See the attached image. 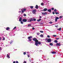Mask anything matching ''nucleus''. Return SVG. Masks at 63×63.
Masks as SVG:
<instances>
[{
    "mask_svg": "<svg viewBox=\"0 0 63 63\" xmlns=\"http://www.w3.org/2000/svg\"><path fill=\"white\" fill-rule=\"evenodd\" d=\"M23 63H26V61H25L23 62Z\"/></svg>",
    "mask_w": 63,
    "mask_h": 63,
    "instance_id": "nucleus-41",
    "label": "nucleus"
},
{
    "mask_svg": "<svg viewBox=\"0 0 63 63\" xmlns=\"http://www.w3.org/2000/svg\"><path fill=\"white\" fill-rule=\"evenodd\" d=\"M6 30H8L9 29H10V28L9 27H7L6 29Z\"/></svg>",
    "mask_w": 63,
    "mask_h": 63,
    "instance_id": "nucleus-16",
    "label": "nucleus"
},
{
    "mask_svg": "<svg viewBox=\"0 0 63 63\" xmlns=\"http://www.w3.org/2000/svg\"><path fill=\"white\" fill-rule=\"evenodd\" d=\"M41 5H42V6H43V5H44V4H43V3H41Z\"/></svg>",
    "mask_w": 63,
    "mask_h": 63,
    "instance_id": "nucleus-31",
    "label": "nucleus"
},
{
    "mask_svg": "<svg viewBox=\"0 0 63 63\" xmlns=\"http://www.w3.org/2000/svg\"><path fill=\"white\" fill-rule=\"evenodd\" d=\"M62 16H60L59 17V18L60 19V18H62Z\"/></svg>",
    "mask_w": 63,
    "mask_h": 63,
    "instance_id": "nucleus-43",
    "label": "nucleus"
},
{
    "mask_svg": "<svg viewBox=\"0 0 63 63\" xmlns=\"http://www.w3.org/2000/svg\"><path fill=\"white\" fill-rule=\"evenodd\" d=\"M16 63H18V61H16Z\"/></svg>",
    "mask_w": 63,
    "mask_h": 63,
    "instance_id": "nucleus-50",
    "label": "nucleus"
},
{
    "mask_svg": "<svg viewBox=\"0 0 63 63\" xmlns=\"http://www.w3.org/2000/svg\"><path fill=\"white\" fill-rule=\"evenodd\" d=\"M40 37H43V35L41 34V35H40Z\"/></svg>",
    "mask_w": 63,
    "mask_h": 63,
    "instance_id": "nucleus-28",
    "label": "nucleus"
},
{
    "mask_svg": "<svg viewBox=\"0 0 63 63\" xmlns=\"http://www.w3.org/2000/svg\"><path fill=\"white\" fill-rule=\"evenodd\" d=\"M56 39L57 40H59V38H56Z\"/></svg>",
    "mask_w": 63,
    "mask_h": 63,
    "instance_id": "nucleus-52",
    "label": "nucleus"
},
{
    "mask_svg": "<svg viewBox=\"0 0 63 63\" xmlns=\"http://www.w3.org/2000/svg\"><path fill=\"white\" fill-rule=\"evenodd\" d=\"M49 45L50 46H52L53 45V44H52V43H50L49 44Z\"/></svg>",
    "mask_w": 63,
    "mask_h": 63,
    "instance_id": "nucleus-22",
    "label": "nucleus"
},
{
    "mask_svg": "<svg viewBox=\"0 0 63 63\" xmlns=\"http://www.w3.org/2000/svg\"><path fill=\"white\" fill-rule=\"evenodd\" d=\"M38 44H39V45H41V43L40 42H38Z\"/></svg>",
    "mask_w": 63,
    "mask_h": 63,
    "instance_id": "nucleus-23",
    "label": "nucleus"
},
{
    "mask_svg": "<svg viewBox=\"0 0 63 63\" xmlns=\"http://www.w3.org/2000/svg\"><path fill=\"white\" fill-rule=\"evenodd\" d=\"M57 19H59V18L58 17H56V18L55 19V21L56 22L57 21Z\"/></svg>",
    "mask_w": 63,
    "mask_h": 63,
    "instance_id": "nucleus-8",
    "label": "nucleus"
},
{
    "mask_svg": "<svg viewBox=\"0 0 63 63\" xmlns=\"http://www.w3.org/2000/svg\"><path fill=\"white\" fill-rule=\"evenodd\" d=\"M37 35H40V33L39 32H37Z\"/></svg>",
    "mask_w": 63,
    "mask_h": 63,
    "instance_id": "nucleus-25",
    "label": "nucleus"
},
{
    "mask_svg": "<svg viewBox=\"0 0 63 63\" xmlns=\"http://www.w3.org/2000/svg\"><path fill=\"white\" fill-rule=\"evenodd\" d=\"M31 9H33V6H31L30 7Z\"/></svg>",
    "mask_w": 63,
    "mask_h": 63,
    "instance_id": "nucleus-26",
    "label": "nucleus"
},
{
    "mask_svg": "<svg viewBox=\"0 0 63 63\" xmlns=\"http://www.w3.org/2000/svg\"><path fill=\"white\" fill-rule=\"evenodd\" d=\"M21 11H19V13H21Z\"/></svg>",
    "mask_w": 63,
    "mask_h": 63,
    "instance_id": "nucleus-54",
    "label": "nucleus"
},
{
    "mask_svg": "<svg viewBox=\"0 0 63 63\" xmlns=\"http://www.w3.org/2000/svg\"><path fill=\"white\" fill-rule=\"evenodd\" d=\"M22 21H23V22H26V21H27V19H24L22 20Z\"/></svg>",
    "mask_w": 63,
    "mask_h": 63,
    "instance_id": "nucleus-9",
    "label": "nucleus"
},
{
    "mask_svg": "<svg viewBox=\"0 0 63 63\" xmlns=\"http://www.w3.org/2000/svg\"><path fill=\"white\" fill-rule=\"evenodd\" d=\"M55 27H56L57 28V27H58V26H55Z\"/></svg>",
    "mask_w": 63,
    "mask_h": 63,
    "instance_id": "nucleus-49",
    "label": "nucleus"
},
{
    "mask_svg": "<svg viewBox=\"0 0 63 63\" xmlns=\"http://www.w3.org/2000/svg\"><path fill=\"white\" fill-rule=\"evenodd\" d=\"M52 10H54V8H51Z\"/></svg>",
    "mask_w": 63,
    "mask_h": 63,
    "instance_id": "nucleus-40",
    "label": "nucleus"
},
{
    "mask_svg": "<svg viewBox=\"0 0 63 63\" xmlns=\"http://www.w3.org/2000/svg\"><path fill=\"white\" fill-rule=\"evenodd\" d=\"M19 21H22V18H21V17H20Z\"/></svg>",
    "mask_w": 63,
    "mask_h": 63,
    "instance_id": "nucleus-13",
    "label": "nucleus"
},
{
    "mask_svg": "<svg viewBox=\"0 0 63 63\" xmlns=\"http://www.w3.org/2000/svg\"><path fill=\"white\" fill-rule=\"evenodd\" d=\"M26 10V9H24L23 10H22V13H23Z\"/></svg>",
    "mask_w": 63,
    "mask_h": 63,
    "instance_id": "nucleus-10",
    "label": "nucleus"
},
{
    "mask_svg": "<svg viewBox=\"0 0 63 63\" xmlns=\"http://www.w3.org/2000/svg\"><path fill=\"white\" fill-rule=\"evenodd\" d=\"M47 8H45L44 9V11H47Z\"/></svg>",
    "mask_w": 63,
    "mask_h": 63,
    "instance_id": "nucleus-18",
    "label": "nucleus"
},
{
    "mask_svg": "<svg viewBox=\"0 0 63 63\" xmlns=\"http://www.w3.org/2000/svg\"><path fill=\"white\" fill-rule=\"evenodd\" d=\"M56 46H61V44H60V43H57L56 44Z\"/></svg>",
    "mask_w": 63,
    "mask_h": 63,
    "instance_id": "nucleus-6",
    "label": "nucleus"
},
{
    "mask_svg": "<svg viewBox=\"0 0 63 63\" xmlns=\"http://www.w3.org/2000/svg\"><path fill=\"white\" fill-rule=\"evenodd\" d=\"M27 55L28 57H30V56H29V55L28 54Z\"/></svg>",
    "mask_w": 63,
    "mask_h": 63,
    "instance_id": "nucleus-46",
    "label": "nucleus"
},
{
    "mask_svg": "<svg viewBox=\"0 0 63 63\" xmlns=\"http://www.w3.org/2000/svg\"><path fill=\"white\" fill-rule=\"evenodd\" d=\"M49 23H50V24H51L52 23V22H50Z\"/></svg>",
    "mask_w": 63,
    "mask_h": 63,
    "instance_id": "nucleus-38",
    "label": "nucleus"
},
{
    "mask_svg": "<svg viewBox=\"0 0 63 63\" xmlns=\"http://www.w3.org/2000/svg\"><path fill=\"white\" fill-rule=\"evenodd\" d=\"M32 38V36H30V37H28V39H29V41L30 42V41H32V39H30Z\"/></svg>",
    "mask_w": 63,
    "mask_h": 63,
    "instance_id": "nucleus-3",
    "label": "nucleus"
},
{
    "mask_svg": "<svg viewBox=\"0 0 63 63\" xmlns=\"http://www.w3.org/2000/svg\"><path fill=\"white\" fill-rule=\"evenodd\" d=\"M21 24H23V21H21Z\"/></svg>",
    "mask_w": 63,
    "mask_h": 63,
    "instance_id": "nucleus-35",
    "label": "nucleus"
},
{
    "mask_svg": "<svg viewBox=\"0 0 63 63\" xmlns=\"http://www.w3.org/2000/svg\"><path fill=\"white\" fill-rule=\"evenodd\" d=\"M54 42L55 43H57V42H58V41L57 40H55Z\"/></svg>",
    "mask_w": 63,
    "mask_h": 63,
    "instance_id": "nucleus-19",
    "label": "nucleus"
},
{
    "mask_svg": "<svg viewBox=\"0 0 63 63\" xmlns=\"http://www.w3.org/2000/svg\"><path fill=\"white\" fill-rule=\"evenodd\" d=\"M42 15H47V13L46 12L45 13H43V12H42Z\"/></svg>",
    "mask_w": 63,
    "mask_h": 63,
    "instance_id": "nucleus-7",
    "label": "nucleus"
},
{
    "mask_svg": "<svg viewBox=\"0 0 63 63\" xmlns=\"http://www.w3.org/2000/svg\"><path fill=\"white\" fill-rule=\"evenodd\" d=\"M7 58H10V56L8 54H7Z\"/></svg>",
    "mask_w": 63,
    "mask_h": 63,
    "instance_id": "nucleus-17",
    "label": "nucleus"
},
{
    "mask_svg": "<svg viewBox=\"0 0 63 63\" xmlns=\"http://www.w3.org/2000/svg\"><path fill=\"white\" fill-rule=\"evenodd\" d=\"M37 20L38 21H41V19H37Z\"/></svg>",
    "mask_w": 63,
    "mask_h": 63,
    "instance_id": "nucleus-20",
    "label": "nucleus"
},
{
    "mask_svg": "<svg viewBox=\"0 0 63 63\" xmlns=\"http://www.w3.org/2000/svg\"><path fill=\"white\" fill-rule=\"evenodd\" d=\"M13 43V41H11L10 42V44H12V43Z\"/></svg>",
    "mask_w": 63,
    "mask_h": 63,
    "instance_id": "nucleus-30",
    "label": "nucleus"
},
{
    "mask_svg": "<svg viewBox=\"0 0 63 63\" xmlns=\"http://www.w3.org/2000/svg\"><path fill=\"white\" fill-rule=\"evenodd\" d=\"M47 37H48V38H50V36L49 35H47Z\"/></svg>",
    "mask_w": 63,
    "mask_h": 63,
    "instance_id": "nucleus-44",
    "label": "nucleus"
},
{
    "mask_svg": "<svg viewBox=\"0 0 63 63\" xmlns=\"http://www.w3.org/2000/svg\"><path fill=\"white\" fill-rule=\"evenodd\" d=\"M2 39L1 38V37H0V41H1V39Z\"/></svg>",
    "mask_w": 63,
    "mask_h": 63,
    "instance_id": "nucleus-47",
    "label": "nucleus"
},
{
    "mask_svg": "<svg viewBox=\"0 0 63 63\" xmlns=\"http://www.w3.org/2000/svg\"><path fill=\"white\" fill-rule=\"evenodd\" d=\"M2 48V47H0V50H2V49H1V48Z\"/></svg>",
    "mask_w": 63,
    "mask_h": 63,
    "instance_id": "nucleus-48",
    "label": "nucleus"
},
{
    "mask_svg": "<svg viewBox=\"0 0 63 63\" xmlns=\"http://www.w3.org/2000/svg\"><path fill=\"white\" fill-rule=\"evenodd\" d=\"M47 11L48 12H49V13H51V9H48L47 10Z\"/></svg>",
    "mask_w": 63,
    "mask_h": 63,
    "instance_id": "nucleus-12",
    "label": "nucleus"
},
{
    "mask_svg": "<svg viewBox=\"0 0 63 63\" xmlns=\"http://www.w3.org/2000/svg\"><path fill=\"white\" fill-rule=\"evenodd\" d=\"M57 30H59L60 31V30H61V28L60 27L59 29H58Z\"/></svg>",
    "mask_w": 63,
    "mask_h": 63,
    "instance_id": "nucleus-21",
    "label": "nucleus"
},
{
    "mask_svg": "<svg viewBox=\"0 0 63 63\" xmlns=\"http://www.w3.org/2000/svg\"><path fill=\"white\" fill-rule=\"evenodd\" d=\"M55 14L56 15H57V14H59V13L58 12H55Z\"/></svg>",
    "mask_w": 63,
    "mask_h": 63,
    "instance_id": "nucleus-27",
    "label": "nucleus"
},
{
    "mask_svg": "<svg viewBox=\"0 0 63 63\" xmlns=\"http://www.w3.org/2000/svg\"><path fill=\"white\" fill-rule=\"evenodd\" d=\"M52 54H56V52H55L52 51Z\"/></svg>",
    "mask_w": 63,
    "mask_h": 63,
    "instance_id": "nucleus-14",
    "label": "nucleus"
},
{
    "mask_svg": "<svg viewBox=\"0 0 63 63\" xmlns=\"http://www.w3.org/2000/svg\"><path fill=\"white\" fill-rule=\"evenodd\" d=\"M26 53L25 52H24L23 53V54L24 55H25V54H26Z\"/></svg>",
    "mask_w": 63,
    "mask_h": 63,
    "instance_id": "nucleus-36",
    "label": "nucleus"
},
{
    "mask_svg": "<svg viewBox=\"0 0 63 63\" xmlns=\"http://www.w3.org/2000/svg\"><path fill=\"white\" fill-rule=\"evenodd\" d=\"M16 27H15L14 28H13V30H14V29H16Z\"/></svg>",
    "mask_w": 63,
    "mask_h": 63,
    "instance_id": "nucleus-29",
    "label": "nucleus"
},
{
    "mask_svg": "<svg viewBox=\"0 0 63 63\" xmlns=\"http://www.w3.org/2000/svg\"><path fill=\"white\" fill-rule=\"evenodd\" d=\"M32 30H34L35 29V28H34V27H32Z\"/></svg>",
    "mask_w": 63,
    "mask_h": 63,
    "instance_id": "nucleus-39",
    "label": "nucleus"
},
{
    "mask_svg": "<svg viewBox=\"0 0 63 63\" xmlns=\"http://www.w3.org/2000/svg\"><path fill=\"white\" fill-rule=\"evenodd\" d=\"M53 37H56V35H53Z\"/></svg>",
    "mask_w": 63,
    "mask_h": 63,
    "instance_id": "nucleus-34",
    "label": "nucleus"
},
{
    "mask_svg": "<svg viewBox=\"0 0 63 63\" xmlns=\"http://www.w3.org/2000/svg\"><path fill=\"white\" fill-rule=\"evenodd\" d=\"M32 63H34L33 62H32Z\"/></svg>",
    "mask_w": 63,
    "mask_h": 63,
    "instance_id": "nucleus-55",
    "label": "nucleus"
},
{
    "mask_svg": "<svg viewBox=\"0 0 63 63\" xmlns=\"http://www.w3.org/2000/svg\"><path fill=\"white\" fill-rule=\"evenodd\" d=\"M54 12H57V10H56V9H55L54 10Z\"/></svg>",
    "mask_w": 63,
    "mask_h": 63,
    "instance_id": "nucleus-24",
    "label": "nucleus"
},
{
    "mask_svg": "<svg viewBox=\"0 0 63 63\" xmlns=\"http://www.w3.org/2000/svg\"><path fill=\"white\" fill-rule=\"evenodd\" d=\"M24 16H26V15L25 14H24Z\"/></svg>",
    "mask_w": 63,
    "mask_h": 63,
    "instance_id": "nucleus-42",
    "label": "nucleus"
},
{
    "mask_svg": "<svg viewBox=\"0 0 63 63\" xmlns=\"http://www.w3.org/2000/svg\"><path fill=\"white\" fill-rule=\"evenodd\" d=\"M38 42H36L35 43V44L36 46H38Z\"/></svg>",
    "mask_w": 63,
    "mask_h": 63,
    "instance_id": "nucleus-11",
    "label": "nucleus"
},
{
    "mask_svg": "<svg viewBox=\"0 0 63 63\" xmlns=\"http://www.w3.org/2000/svg\"><path fill=\"white\" fill-rule=\"evenodd\" d=\"M36 9H38V6L37 5H36L35 6Z\"/></svg>",
    "mask_w": 63,
    "mask_h": 63,
    "instance_id": "nucleus-15",
    "label": "nucleus"
},
{
    "mask_svg": "<svg viewBox=\"0 0 63 63\" xmlns=\"http://www.w3.org/2000/svg\"><path fill=\"white\" fill-rule=\"evenodd\" d=\"M45 40L46 41V40H47V41H48V43H50L51 42V39L50 38H49L48 39H45Z\"/></svg>",
    "mask_w": 63,
    "mask_h": 63,
    "instance_id": "nucleus-2",
    "label": "nucleus"
},
{
    "mask_svg": "<svg viewBox=\"0 0 63 63\" xmlns=\"http://www.w3.org/2000/svg\"><path fill=\"white\" fill-rule=\"evenodd\" d=\"M5 40V38H3V41H4V40Z\"/></svg>",
    "mask_w": 63,
    "mask_h": 63,
    "instance_id": "nucleus-45",
    "label": "nucleus"
},
{
    "mask_svg": "<svg viewBox=\"0 0 63 63\" xmlns=\"http://www.w3.org/2000/svg\"><path fill=\"white\" fill-rule=\"evenodd\" d=\"M52 14H53V15H54V14H55V13L54 12H53Z\"/></svg>",
    "mask_w": 63,
    "mask_h": 63,
    "instance_id": "nucleus-37",
    "label": "nucleus"
},
{
    "mask_svg": "<svg viewBox=\"0 0 63 63\" xmlns=\"http://www.w3.org/2000/svg\"><path fill=\"white\" fill-rule=\"evenodd\" d=\"M31 20H30V21H29V22H31V21H36V19L35 18H34L33 19V20H32V18H31Z\"/></svg>",
    "mask_w": 63,
    "mask_h": 63,
    "instance_id": "nucleus-5",
    "label": "nucleus"
},
{
    "mask_svg": "<svg viewBox=\"0 0 63 63\" xmlns=\"http://www.w3.org/2000/svg\"><path fill=\"white\" fill-rule=\"evenodd\" d=\"M36 12H37L36 9H35L32 11V13L33 14H36Z\"/></svg>",
    "mask_w": 63,
    "mask_h": 63,
    "instance_id": "nucleus-4",
    "label": "nucleus"
},
{
    "mask_svg": "<svg viewBox=\"0 0 63 63\" xmlns=\"http://www.w3.org/2000/svg\"><path fill=\"white\" fill-rule=\"evenodd\" d=\"M39 18H42V17H41V16H40Z\"/></svg>",
    "mask_w": 63,
    "mask_h": 63,
    "instance_id": "nucleus-51",
    "label": "nucleus"
},
{
    "mask_svg": "<svg viewBox=\"0 0 63 63\" xmlns=\"http://www.w3.org/2000/svg\"><path fill=\"white\" fill-rule=\"evenodd\" d=\"M40 32H41V33H43L44 32H43V31H40Z\"/></svg>",
    "mask_w": 63,
    "mask_h": 63,
    "instance_id": "nucleus-32",
    "label": "nucleus"
},
{
    "mask_svg": "<svg viewBox=\"0 0 63 63\" xmlns=\"http://www.w3.org/2000/svg\"><path fill=\"white\" fill-rule=\"evenodd\" d=\"M32 40L34 41H35V42H39V41L38 40H37V38L35 37L33 38Z\"/></svg>",
    "mask_w": 63,
    "mask_h": 63,
    "instance_id": "nucleus-1",
    "label": "nucleus"
},
{
    "mask_svg": "<svg viewBox=\"0 0 63 63\" xmlns=\"http://www.w3.org/2000/svg\"><path fill=\"white\" fill-rule=\"evenodd\" d=\"M31 26V24H29L28 25V26Z\"/></svg>",
    "mask_w": 63,
    "mask_h": 63,
    "instance_id": "nucleus-33",
    "label": "nucleus"
},
{
    "mask_svg": "<svg viewBox=\"0 0 63 63\" xmlns=\"http://www.w3.org/2000/svg\"><path fill=\"white\" fill-rule=\"evenodd\" d=\"M13 63H16V62L14 61Z\"/></svg>",
    "mask_w": 63,
    "mask_h": 63,
    "instance_id": "nucleus-53",
    "label": "nucleus"
}]
</instances>
